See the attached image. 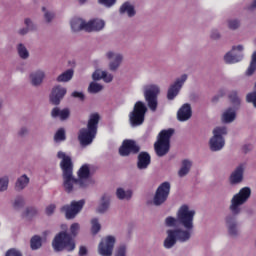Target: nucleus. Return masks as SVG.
Instances as JSON below:
<instances>
[{
  "label": "nucleus",
  "mask_w": 256,
  "mask_h": 256,
  "mask_svg": "<svg viewBox=\"0 0 256 256\" xmlns=\"http://www.w3.org/2000/svg\"><path fill=\"white\" fill-rule=\"evenodd\" d=\"M195 215L197 212L189 204H182L176 211V217L168 216L164 220L166 227H175L178 223L182 228H170L166 230V238L163 246L165 249H173L177 241L187 243L191 239V233L195 227Z\"/></svg>",
  "instance_id": "1"
},
{
  "label": "nucleus",
  "mask_w": 256,
  "mask_h": 256,
  "mask_svg": "<svg viewBox=\"0 0 256 256\" xmlns=\"http://www.w3.org/2000/svg\"><path fill=\"white\" fill-rule=\"evenodd\" d=\"M249 199H251V188L248 186L241 188L231 197L228 209L232 216H228L225 219L226 228L230 237H239L241 234L237 216L243 213V205H245Z\"/></svg>",
  "instance_id": "2"
},
{
  "label": "nucleus",
  "mask_w": 256,
  "mask_h": 256,
  "mask_svg": "<svg viewBox=\"0 0 256 256\" xmlns=\"http://www.w3.org/2000/svg\"><path fill=\"white\" fill-rule=\"evenodd\" d=\"M56 157L60 160L64 191L66 193H77V191L87 189L86 186L81 185V180L73 176V160L71 155L58 151Z\"/></svg>",
  "instance_id": "3"
},
{
  "label": "nucleus",
  "mask_w": 256,
  "mask_h": 256,
  "mask_svg": "<svg viewBox=\"0 0 256 256\" xmlns=\"http://www.w3.org/2000/svg\"><path fill=\"white\" fill-rule=\"evenodd\" d=\"M99 121H101V115L94 112L88 117L86 128H82L78 133V141L82 147H87L93 143L95 137H97V129L99 127Z\"/></svg>",
  "instance_id": "4"
},
{
  "label": "nucleus",
  "mask_w": 256,
  "mask_h": 256,
  "mask_svg": "<svg viewBox=\"0 0 256 256\" xmlns=\"http://www.w3.org/2000/svg\"><path fill=\"white\" fill-rule=\"evenodd\" d=\"M227 126H216L212 130V137L208 141V147L213 153L222 151L225 147V135H227Z\"/></svg>",
  "instance_id": "5"
},
{
  "label": "nucleus",
  "mask_w": 256,
  "mask_h": 256,
  "mask_svg": "<svg viewBox=\"0 0 256 256\" xmlns=\"http://www.w3.org/2000/svg\"><path fill=\"white\" fill-rule=\"evenodd\" d=\"M173 133V129L162 130L159 133L158 139L154 144L155 153L158 155V157H165V155L169 153Z\"/></svg>",
  "instance_id": "6"
},
{
  "label": "nucleus",
  "mask_w": 256,
  "mask_h": 256,
  "mask_svg": "<svg viewBox=\"0 0 256 256\" xmlns=\"http://www.w3.org/2000/svg\"><path fill=\"white\" fill-rule=\"evenodd\" d=\"M144 99L151 111H157V97L161 88L157 84H147L143 87Z\"/></svg>",
  "instance_id": "7"
},
{
  "label": "nucleus",
  "mask_w": 256,
  "mask_h": 256,
  "mask_svg": "<svg viewBox=\"0 0 256 256\" xmlns=\"http://www.w3.org/2000/svg\"><path fill=\"white\" fill-rule=\"evenodd\" d=\"M52 247L54 251H73L75 249V241L65 232L59 233L52 241Z\"/></svg>",
  "instance_id": "8"
},
{
  "label": "nucleus",
  "mask_w": 256,
  "mask_h": 256,
  "mask_svg": "<svg viewBox=\"0 0 256 256\" xmlns=\"http://www.w3.org/2000/svg\"><path fill=\"white\" fill-rule=\"evenodd\" d=\"M115 245H117V236L107 235L103 237L98 244V255L113 256Z\"/></svg>",
  "instance_id": "9"
},
{
  "label": "nucleus",
  "mask_w": 256,
  "mask_h": 256,
  "mask_svg": "<svg viewBox=\"0 0 256 256\" xmlns=\"http://www.w3.org/2000/svg\"><path fill=\"white\" fill-rule=\"evenodd\" d=\"M146 113L147 106H145V103L141 101L136 102L133 111L129 114L130 124L132 125V127H138V125H143Z\"/></svg>",
  "instance_id": "10"
},
{
  "label": "nucleus",
  "mask_w": 256,
  "mask_h": 256,
  "mask_svg": "<svg viewBox=\"0 0 256 256\" xmlns=\"http://www.w3.org/2000/svg\"><path fill=\"white\" fill-rule=\"evenodd\" d=\"M104 57L105 59H107V61H109L108 69L109 71H112V73L119 71V67H121V64L123 63V59H125V57L123 56V53L116 50L106 51Z\"/></svg>",
  "instance_id": "11"
},
{
  "label": "nucleus",
  "mask_w": 256,
  "mask_h": 256,
  "mask_svg": "<svg viewBox=\"0 0 256 256\" xmlns=\"http://www.w3.org/2000/svg\"><path fill=\"white\" fill-rule=\"evenodd\" d=\"M85 205V200L72 201L70 204L64 205L61 212L65 213L66 219H75Z\"/></svg>",
  "instance_id": "12"
},
{
  "label": "nucleus",
  "mask_w": 256,
  "mask_h": 256,
  "mask_svg": "<svg viewBox=\"0 0 256 256\" xmlns=\"http://www.w3.org/2000/svg\"><path fill=\"white\" fill-rule=\"evenodd\" d=\"M77 177L82 187L89 189V187L95 184V181L91 179V165L83 164L77 171Z\"/></svg>",
  "instance_id": "13"
},
{
  "label": "nucleus",
  "mask_w": 256,
  "mask_h": 256,
  "mask_svg": "<svg viewBox=\"0 0 256 256\" xmlns=\"http://www.w3.org/2000/svg\"><path fill=\"white\" fill-rule=\"evenodd\" d=\"M169 193H171V183L163 182L162 184L159 185V187L156 190V193L153 198V203L156 206L163 205V203L167 201Z\"/></svg>",
  "instance_id": "14"
},
{
  "label": "nucleus",
  "mask_w": 256,
  "mask_h": 256,
  "mask_svg": "<svg viewBox=\"0 0 256 256\" xmlns=\"http://www.w3.org/2000/svg\"><path fill=\"white\" fill-rule=\"evenodd\" d=\"M187 79H189V76L187 74H182L180 77L176 78L174 83L170 85L167 92V99H169V101H173V99L179 95V91L183 89Z\"/></svg>",
  "instance_id": "15"
},
{
  "label": "nucleus",
  "mask_w": 256,
  "mask_h": 256,
  "mask_svg": "<svg viewBox=\"0 0 256 256\" xmlns=\"http://www.w3.org/2000/svg\"><path fill=\"white\" fill-rule=\"evenodd\" d=\"M65 95H67V89L62 85H55L49 95V103L51 105H61V101L65 99Z\"/></svg>",
  "instance_id": "16"
},
{
  "label": "nucleus",
  "mask_w": 256,
  "mask_h": 256,
  "mask_svg": "<svg viewBox=\"0 0 256 256\" xmlns=\"http://www.w3.org/2000/svg\"><path fill=\"white\" fill-rule=\"evenodd\" d=\"M45 77H47L45 70L40 68L29 73L28 81L32 87H41L43 81H45Z\"/></svg>",
  "instance_id": "17"
},
{
  "label": "nucleus",
  "mask_w": 256,
  "mask_h": 256,
  "mask_svg": "<svg viewBox=\"0 0 256 256\" xmlns=\"http://www.w3.org/2000/svg\"><path fill=\"white\" fill-rule=\"evenodd\" d=\"M245 175V164L238 165L230 174L228 182L230 185H241Z\"/></svg>",
  "instance_id": "18"
},
{
  "label": "nucleus",
  "mask_w": 256,
  "mask_h": 256,
  "mask_svg": "<svg viewBox=\"0 0 256 256\" xmlns=\"http://www.w3.org/2000/svg\"><path fill=\"white\" fill-rule=\"evenodd\" d=\"M107 23L102 18H92L87 21V33H99L105 29Z\"/></svg>",
  "instance_id": "19"
},
{
  "label": "nucleus",
  "mask_w": 256,
  "mask_h": 256,
  "mask_svg": "<svg viewBox=\"0 0 256 256\" xmlns=\"http://www.w3.org/2000/svg\"><path fill=\"white\" fill-rule=\"evenodd\" d=\"M119 153L122 157H127V155H131V153H139V147L133 140H124L119 149Z\"/></svg>",
  "instance_id": "20"
},
{
  "label": "nucleus",
  "mask_w": 256,
  "mask_h": 256,
  "mask_svg": "<svg viewBox=\"0 0 256 256\" xmlns=\"http://www.w3.org/2000/svg\"><path fill=\"white\" fill-rule=\"evenodd\" d=\"M111 207V195L110 194H103L100 197L99 204L96 207V213L99 215H105L109 208Z\"/></svg>",
  "instance_id": "21"
},
{
  "label": "nucleus",
  "mask_w": 256,
  "mask_h": 256,
  "mask_svg": "<svg viewBox=\"0 0 256 256\" xmlns=\"http://www.w3.org/2000/svg\"><path fill=\"white\" fill-rule=\"evenodd\" d=\"M113 74L107 70L102 69H96L92 73V79L93 81H104V83H111L113 81Z\"/></svg>",
  "instance_id": "22"
},
{
  "label": "nucleus",
  "mask_w": 256,
  "mask_h": 256,
  "mask_svg": "<svg viewBox=\"0 0 256 256\" xmlns=\"http://www.w3.org/2000/svg\"><path fill=\"white\" fill-rule=\"evenodd\" d=\"M70 27L73 33H79L80 31H86L87 33V20L74 17L70 20Z\"/></svg>",
  "instance_id": "23"
},
{
  "label": "nucleus",
  "mask_w": 256,
  "mask_h": 256,
  "mask_svg": "<svg viewBox=\"0 0 256 256\" xmlns=\"http://www.w3.org/2000/svg\"><path fill=\"white\" fill-rule=\"evenodd\" d=\"M221 122L225 125H229V123H233L235 119H237V110L235 108H226L223 110L221 114Z\"/></svg>",
  "instance_id": "24"
},
{
  "label": "nucleus",
  "mask_w": 256,
  "mask_h": 256,
  "mask_svg": "<svg viewBox=\"0 0 256 256\" xmlns=\"http://www.w3.org/2000/svg\"><path fill=\"white\" fill-rule=\"evenodd\" d=\"M193 115V110H191L190 104H184L180 107L177 112V119L178 121H189Z\"/></svg>",
  "instance_id": "25"
},
{
  "label": "nucleus",
  "mask_w": 256,
  "mask_h": 256,
  "mask_svg": "<svg viewBox=\"0 0 256 256\" xmlns=\"http://www.w3.org/2000/svg\"><path fill=\"white\" fill-rule=\"evenodd\" d=\"M71 115V110L69 108H59V107H54L51 111V117L58 118L60 121H65L69 119Z\"/></svg>",
  "instance_id": "26"
},
{
  "label": "nucleus",
  "mask_w": 256,
  "mask_h": 256,
  "mask_svg": "<svg viewBox=\"0 0 256 256\" xmlns=\"http://www.w3.org/2000/svg\"><path fill=\"white\" fill-rule=\"evenodd\" d=\"M149 165H151V156L149 155V153H146V152L140 153L138 155V162H137L138 169L143 171L144 169H147Z\"/></svg>",
  "instance_id": "27"
},
{
  "label": "nucleus",
  "mask_w": 256,
  "mask_h": 256,
  "mask_svg": "<svg viewBox=\"0 0 256 256\" xmlns=\"http://www.w3.org/2000/svg\"><path fill=\"white\" fill-rule=\"evenodd\" d=\"M29 183H31V178L27 176V174L20 175L15 182L16 191H23L29 187Z\"/></svg>",
  "instance_id": "28"
},
{
  "label": "nucleus",
  "mask_w": 256,
  "mask_h": 256,
  "mask_svg": "<svg viewBox=\"0 0 256 256\" xmlns=\"http://www.w3.org/2000/svg\"><path fill=\"white\" fill-rule=\"evenodd\" d=\"M116 197L120 201H130L131 197H133V190L125 187H118L116 189Z\"/></svg>",
  "instance_id": "29"
},
{
  "label": "nucleus",
  "mask_w": 256,
  "mask_h": 256,
  "mask_svg": "<svg viewBox=\"0 0 256 256\" xmlns=\"http://www.w3.org/2000/svg\"><path fill=\"white\" fill-rule=\"evenodd\" d=\"M223 59L224 63H227V65H234L235 63L243 61V54H234L230 50L224 55Z\"/></svg>",
  "instance_id": "30"
},
{
  "label": "nucleus",
  "mask_w": 256,
  "mask_h": 256,
  "mask_svg": "<svg viewBox=\"0 0 256 256\" xmlns=\"http://www.w3.org/2000/svg\"><path fill=\"white\" fill-rule=\"evenodd\" d=\"M121 15H127V17H135L137 15V11L135 10V6L131 4V2H125L121 5L119 9Z\"/></svg>",
  "instance_id": "31"
},
{
  "label": "nucleus",
  "mask_w": 256,
  "mask_h": 256,
  "mask_svg": "<svg viewBox=\"0 0 256 256\" xmlns=\"http://www.w3.org/2000/svg\"><path fill=\"white\" fill-rule=\"evenodd\" d=\"M191 167H193V162H191V160H183L181 167L178 170V176L187 177V175H189V171H191Z\"/></svg>",
  "instance_id": "32"
},
{
  "label": "nucleus",
  "mask_w": 256,
  "mask_h": 256,
  "mask_svg": "<svg viewBox=\"0 0 256 256\" xmlns=\"http://www.w3.org/2000/svg\"><path fill=\"white\" fill-rule=\"evenodd\" d=\"M16 51L20 59H23L24 61H26V59H29V57L31 56V54L29 53V49H27V46H25V44L23 43L17 44Z\"/></svg>",
  "instance_id": "33"
},
{
  "label": "nucleus",
  "mask_w": 256,
  "mask_h": 256,
  "mask_svg": "<svg viewBox=\"0 0 256 256\" xmlns=\"http://www.w3.org/2000/svg\"><path fill=\"white\" fill-rule=\"evenodd\" d=\"M73 75H74L73 69H69V70L63 72L62 74H60L56 78V81L58 83H67V82L71 81V79H73Z\"/></svg>",
  "instance_id": "34"
},
{
  "label": "nucleus",
  "mask_w": 256,
  "mask_h": 256,
  "mask_svg": "<svg viewBox=\"0 0 256 256\" xmlns=\"http://www.w3.org/2000/svg\"><path fill=\"white\" fill-rule=\"evenodd\" d=\"M41 245H43V238L40 236H34L31 239L30 247L33 251H37V249H41Z\"/></svg>",
  "instance_id": "35"
},
{
  "label": "nucleus",
  "mask_w": 256,
  "mask_h": 256,
  "mask_svg": "<svg viewBox=\"0 0 256 256\" xmlns=\"http://www.w3.org/2000/svg\"><path fill=\"white\" fill-rule=\"evenodd\" d=\"M91 228L90 232L92 235H97L99 231H101V223L99 222V219L93 218L91 221Z\"/></svg>",
  "instance_id": "36"
},
{
  "label": "nucleus",
  "mask_w": 256,
  "mask_h": 256,
  "mask_svg": "<svg viewBox=\"0 0 256 256\" xmlns=\"http://www.w3.org/2000/svg\"><path fill=\"white\" fill-rule=\"evenodd\" d=\"M226 23L228 29H230L231 31H237V29L241 27V21H239V19L236 18L228 19Z\"/></svg>",
  "instance_id": "37"
},
{
  "label": "nucleus",
  "mask_w": 256,
  "mask_h": 256,
  "mask_svg": "<svg viewBox=\"0 0 256 256\" xmlns=\"http://www.w3.org/2000/svg\"><path fill=\"white\" fill-rule=\"evenodd\" d=\"M256 71V51H254L251 55L250 65L246 71V75H253Z\"/></svg>",
  "instance_id": "38"
},
{
  "label": "nucleus",
  "mask_w": 256,
  "mask_h": 256,
  "mask_svg": "<svg viewBox=\"0 0 256 256\" xmlns=\"http://www.w3.org/2000/svg\"><path fill=\"white\" fill-rule=\"evenodd\" d=\"M103 89V85L98 82H91L88 86V93L96 94L100 93V91Z\"/></svg>",
  "instance_id": "39"
},
{
  "label": "nucleus",
  "mask_w": 256,
  "mask_h": 256,
  "mask_svg": "<svg viewBox=\"0 0 256 256\" xmlns=\"http://www.w3.org/2000/svg\"><path fill=\"white\" fill-rule=\"evenodd\" d=\"M12 207L16 210L23 209L25 207V198L23 196H18L14 199Z\"/></svg>",
  "instance_id": "40"
},
{
  "label": "nucleus",
  "mask_w": 256,
  "mask_h": 256,
  "mask_svg": "<svg viewBox=\"0 0 256 256\" xmlns=\"http://www.w3.org/2000/svg\"><path fill=\"white\" fill-rule=\"evenodd\" d=\"M42 11L44 13V21L45 23H52L53 19H55V13L47 10V8L43 7Z\"/></svg>",
  "instance_id": "41"
},
{
  "label": "nucleus",
  "mask_w": 256,
  "mask_h": 256,
  "mask_svg": "<svg viewBox=\"0 0 256 256\" xmlns=\"http://www.w3.org/2000/svg\"><path fill=\"white\" fill-rule=\"evenodd\" d=\"M79 231H81V225L79 223H73L70 226V235L72 237H77V235H79Z\"/></svg>",
  "instance_id": "42"
},
{
  "label": "nucleus",
  "mask_w": 256,
  "mask_h": 256,
  "mask_svg": "<svg viewBox=\"0 0 256 256\" xmlns=\"http://www.w3.org/2000/svg\"><path fill=\"white\" fill-rule=\"evenodd\" d=\"M65 139H66V137H65V129L60 128V129L56 132V134H55V136H54V140H55L57 143H59V142H61V141H65Z\"/></svg>",
  "instance_id": "43"
},
{
  "label": "nucleus",
  "mask_w": 256,
  "mask_h": 256,
  "mask_svg": "<svg viewBox=\"0 0 256 256\" xmlns=\"http://www.w3.org/2000/svg\"><path fill=\"white\" fill-rule=\"evenodd\" d=\"M9 187V177L3 176L0 178V191H7Z\"/></svg>",
  "instance_id": "44"
},
{
  "label": "nucleus",
  "mask_w": 256,
  "mask_h": 256,
  "mask_svg": "<svg viewBox=\"0 0 256 256\" xmlns=\"http://www.w3.org/2000/svg\"><path fill=\"white\" fill-rule=\"evenodd\" d=\"M114 256H127V246H118L115 250Z\"/></svg>",
  "instance_id": "45"
},
{
  "label": "nucleus",
  "mask_w": 256,
  "mask_h": 256,
  "mask_svg": "<svg viewBox=\"0 0 256 256\" xmlns=\"http://www.w3.org/2000/svg\"><path fill=\"white\" fill-rule=\"evenodd\" d=\"M230 51L237 55H243V51H245V46H243V44L234 45L232 46Z\"/></svg>",
  "instance_id": "46"
},
{
  "label": "nucleus",
  "mask_w": 256,
  "mask_h": 256,
  "mask_svg": "<svg viewBox=\"0 0 256 256\" xmlns=\"http://www.w3.org/2000/svg\"><path fill=\"white\" fill-rule=\"evenodd\" d=\"M5 256H23V253L17 248H11L7 250Z\"/></svg>",
  "instance_id": "47"
},
{
  "label": "nucleus",
  "mask_w": 256,
  "mask_h": 256,
  "mask_svg": "<svg viewBox=\"0 0 256 256\" xmlns=\"http://www.w3.org/2000/svg\"><path fill=\"white\" fill-rule=\"evenodd\" d=\"M71 97L79 99V101H85V93H83V91H73Z\"/></svg>",
  "instance_id": "48"
},
{
  "label": "nucleus",
  "mask_w": 256,
  "mask_h": 256,
  "mask_svg": "<svg viewBox=\"0 0 256 256\" xmlns=\"http://www.w3.org/2000/svg\"><path fill=\"white\" fill-rule=\"evenodd\" d=\"M24 25L26 26V29H28L29 31H33V29H35V22H33L31 18H25Z\"/></svg>",
  "instance_id": "49"
},
{
  "label": "nucleus",
  "mask_w": 256,
  "mask_h": 256,
  "mask_svg": "<svg viewBox=\"0 0 256 256\" xmlns=\"http://www.w3.org/2000/svg\"><path fill=\"white\" fill-rule=\"evenodd\" d=\"M57 209V206L55 204H50L45 208V214L48 217H51V215H53V213H55V210Z\"/></svg>",
  "instance_id": "50"
},
{
  "label": "nucleus",
  "mask_w": 256,
  "mask_h": 256,
  "mask_svg": "<svg viewBox=\"0 0 256 256\" xmlns=\"http://www.w3.org/2000/svg\"><path fill=\"white\" fill-rule=\"evenodd\" d=\"M98 3L104 5V7H113L117 3V0H98Z\"/></svg>",
  "instance_id": "51"
},
{
  "label": "nucleus",
  "mask_w": 256,
  "mask_h": 256,
  "mask_svg": "<svg viewBox=\"0 0 256 256\" xmlns=\"http://www.w3.org/2000/svg\"><path fill=\"white\" fill-rule=\"evenodd\" d=\"M246 101L248 103H253L254 107H256V92L248 94L246 96Z\"/></svg>",
  "instance_id": "52"
},
{
  "label": "nucleus",
  "mask_w": 256,
  "mask_h": 256,
  "mask_svg": "<svg viewBox=\"0 0 256 256\" xmlns=\"http://www.w3.org/2000/svg\"><path fill=\"white\" fill-rule=\"evenodd\" d=\"M29 28L26 27H22L20 29H18L17 34L20 35V37H25V35H27V33H29Z\"/></svg>",
  "instance_id": "53"
},
{
  "label": "nucleus",
  "mask_w": 256,
  "mask_h": 256,
  "mask_svg": "<svg viewBox=\"0 0 256 256\" xmlns=\"http://www.w3.org/2000/svg\"><path fill=\"white\" fill-rule=\"evenodd\" d=\"M37 213H39V212H38L37 208H35V207H28L26 209V215H37Z\"/></svg>",
  "instance_id": "54"
},
{
  "label": "nucleus",
  "mask_w": 256,
  "mask_h": 256,
  "mask_svg": "<svg viewBox=\"0 0 256 256\" xmlns=\"http://www.w3.org/2000/svg\"><path fill=\"white\" fill-rule=\"evenodd\" d=\"M242 151H243V153H249V152L253 151V145L252 144H245L242 147Z\"/></svg>",
  "instance_id": "55"
},
{
  "label": "nucleus",
  "mask_w": 256,
  "mask_h": 256,
  "mask_svg": "<svg viewBox=\"0 0 256 256\" xmlns=\"http://www.w3.org/2000/svg\"><path fill=\"white\" fill-rule=\"evenodd\" d=\"M79 255H80V256H85V255H87V247L81 246V247L79 248Z\"/></svg>",
  "instance_id": "56"
},
{
  "label": "nucleus",
  "mask_w": 256,
  "mask_h": 256,
  "mask_svg": "<svg viewBox=\"0 0 256 256\" xmlns=\"http://www.w3.org/2000/svg\"><path fill=\"white\" fill-rule=\"evenodd\" d=\"M219 37H221V34H219V32H212L211 33V38L212 39H219Z\"/></svg>",
  "instance_id": "57"
},
{
  "label": "nucleus",
  "mask_w": 256,
  "mask_h": 256,
  "mask_svg": "<svg viewBox=\"0 0 256 256\" xmlns=\"http://www.w3.org/2000/svg\"><path fill=\"white\" fill-rule=\"evenodd\" d=\"M251 9H256V0H253L251 4Z\"/></svg>",
  "instance_id": "58"
},
{
  "label": "nucleus",
  "mask_w": 256,
  "mask_h": 256,
  "mask_svg": "<svg viewBox=\"0 0 256 256\" xmlns=\"http://www.w3.org/2000/svg\"><path fill=\"white\" fill-rule=\"evenodd\" d=\"M80 3H87V0H78Z\"/></svg>",
  "instance_id": "59"
},
{
  "label": "nucleus",
  "mask_w": 256,
  "mask_h": 256,
  "mask_svg": "<svg viewBox=\"0 0 256 256\" xmlns=\"http://www.w3.org/2000/svg\"><path fill=\"white\" fill-rule=\"evenodd\" d=\"M3 107V101L0 100V109Z\"/></svg>",
  "instance_id": "60"
},
{
  "label": "nucleus",
  "mask_w": 256,
  "mask_h": 256,
  "mask_svg": "<svg viewBox=\"0 0 256 256\" xmlns=\"http://www.w3.org/2000/svg\"><path fill=\"white\" fill-rule=\"evenodd\" d=\"M49 232H45L44 235H47Z\"/></svg>",
  "instance_id": "61"
},
{
  "label": "nucleus",
  "mask_w": 256,
  "mask_h": 256,
  "mask_svg": "<svg viewBox=\"0 0 256 256\" xmlns=\"http://www.w3.org/2000/svg\"><path fill=\"white\" fill-rule=\"evenodd\" d=\"M237 102L239 103V99L237 98Z\"/></svg>",
  "instance_id": "62"
}]
</instances>
